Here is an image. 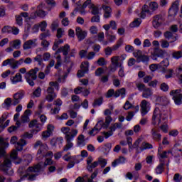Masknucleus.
<instances>
[{"mask_svg": "<svg viewBox=\"0 0 182 182\" xmlns=\"http://www.w3.org/2000/svg\"><path fill=\"white\" fill-rule=\"evenodd\" d=\"M29 168L27 169V173L23 175L21 178V180H23L24 178H26L28 177V180L29 181H34V180H36V177L41 174V173L38 172H34V171H29Z\"/></svg>", "mask_w": 182, "mask_h": 182, "instance_id": "obj_19", "label": "nucleus"}, {"mask_svg": "<svg viewBox=\"0 0 182 182\" xmlns=\"http://www.w3.org/2000/svg\"><path fill=\"white\" fill-rule=\"evenodd\" d=\"M29 114H31V109H26L24 114L21 116L22 123H29Z\"/></svg>", "mask_w": 182, "mask_h": 182, "instance_id": "obj_31", "label": "nucleus"}, {"mask_svg": "<svg viewBox=\"0 0 182 182\" xmlns=\"http://www.w3.org/2000/svg\"><path fill=\"white\" fill-rule=\"evenodd\" d=\"M156 102L159 103V105H161V106H167V105L170 103V101H168L166 97H158L156 99Z\"/></svg>", "mask_w": 182, "mask_h": 182, "instance_id": "obj_26", "label": "nucleus"}, {"mask_svg": "<svg viewBox=\"0 0 182 182\" xmlns=\"http://www.w3.org/2000/svg\"><path fill=\"white\" fill-rule=\"evenodd\" d=\"M61 132L65 134V139L66 141V145L63 147V151H68L73 147V143L72 141L77 136V129H72L68 127H64L61 128Z\"/></svg>", "mask_w": 182, "mask_h": 182, "instance_id": "obj_1", "label": "nucleus"}, {"mask_svg": "<svg viewBox=\"0 0 182 182\" xmlns=\"http://www.w3.org/2000/svg\"><path fill=\"white\" fill-rule=\"evenodd\" d=\"M140 23H141V19L136 18L132 23H130V28H137L140 26Z\"/></svg>", "mask_w": 182, "mask_h": 182, "instance_id": "obj_47", "label": "nucleus"}, {"mask_svg": "<svg viewBox=\"0 0 182 182\" xmlns=\"http://www.w3.org/2000/svg\"><path fill=\"white\" fill-rule=\"evenodd\" d=\"M151 11H157L159 9V4L156 1H151L149 4Z\"/></svg>", "mask_w": 182, "mask_h": 182, "instance_id": "obj_54", "label": "nucleus"}, {"mask_svg": "<svg viewBox=\"0 0 182 182\" xmlns=\"http://www.w3.org/2000/svg\"><path fill=\"white\" fill-rule=\"evenodd\" d=\"M153 149V145L149 142H143L140 148L141 151H144V150H149Z\"/></svg>", "mask_w": 182, "mask_h": 182, "instance_id": "obj_40", "label": "nucleus"}, {"mask_svg": "<svg viewBox=\"0 0 182 182\" xmlns=\"http://www.w3.org/2000/svg\"><path fill=\"white\" fill-rule=\"evenodd\" d=\"M160 89L161 90H162V92H168V85H167L166 82H163L162 84H161Z\"/></svg>", "mask_w": 182, "mask_h": 182, "instance_id": "obj_62", "label": "nucleus"}, {"mask_svg": "<svg viewBox=\"0 0 182 182\" xmlns=\"http://www.w3.org/2000/svg\"><path fill=\"white\" fill-rule=\"evenodd\" d=\"M122 45H123V38H119L117 41V45H114L112 47V50H117V49H119V48H120V46H122Z\"/></svg>", "mask_w": 182, "mask_h": 182, "instance_id": "obj_50", "label": "nucleus"}, {"mask_svg": "<svg viewBox=\"0 0 182 182\" xmlns=\"http://www.w3.org/2000/svg\"><path fill=\"white\" fill-rule=\"evenodd\" d=\"M169 65H170V61H168V58H165L159 64L160 68H167Z\"/></svg>", "mask_w": 182, "mask_h": 182, "instance_id": "obj_53", "label": "nucleus"}, {"mask_svg": "<svg viewBox=\"0 0 182 182\" xmlns=\"http://www.w3.org/2000/svg\"><path fill=\"white\" fill-rule=\"evenodd\" d=\"M136 89H138V90L139 92H144L147 88V87H146V85H144V83H141V82H136Z\"/></svg>", "mask_w": 182, "mask_h": 182, "instance_id": "obj_49", "label": "nucleus"}, {"mask_svg": "<svg viewBox=\"0 0 182 182\" xmlns=\"http://www.w3.org/2000/svg\"><path fill=\"white\" fill-rule=\"evenodd\" d=\"M10 121L9 119H7L6 122H4L1 118H0V130H5L6 127L9 126Z\"/></svg>", "mask_w": 182, "mask_h": 182, "instance_id": "obj_44", "label": "nucleus"}, {"mask_svg": "<svg viewBox=\"0 0 182 182\" xmlns=\"http://www.w3.org/2000/svg\"><path fill=\"white\" fill-rule=\"evenodd\" d=\"M59 27V21L58 20L54 21L51 24V30L53 32H55L56 29Z\"/></svg>", "mask_w": 182, "mask_h": 182, "instance_id": "obj_60", "label": "nucleus"}, {"mask_svg": "<svg viewBox=\"0 0 182 182\" xmlns=\"http://www.w3.org/2000/svg\"><path fill=\"white\" fill-rule=\"evenodd\" d=\"M102 9L105 11L104 18H105L107 19L108 18H110L111 14H112V9L110 8V6L103 5Z\"/></svg>", "mask_w": 182, "mask_h": 182, "instance_id": "obj_35", "label": "nucleus"}, {"mask_svg": "<svg viewBox=\"0 0 182 182\" xmlns=\"http://www.w3.org/2000/svg\"><path fill=\"white\" fill-rule=\"evenodd\" d=\"M49 36H50V31L49 30H47L46 32L40 35V39L41 41H43V39H46V38Z\"/></svg>", "mask_w": 182, "mask_h": 182, "instance_id": "obj_59", "label": "nucleus"}, {"mask_svg": "<svg viewBox=\"0 0 182 182\" xmlns=\"http://www.w3.org/2000/svg\"><path fill=\"white\" fill-rule=\"evenodd\" d=\"M36 16H39L40 18H45V16H46V11H43V10H41L38 9L37 11H36L35 13H32L31 14V19H35L36 18Z\"/></svg>", "mask_w": 182, "mask_h": 182, "instance_id": "obj_25", "label": "nucleus"}, {"mask_svg": "<svg viewBox=\"0 0 182 182\" xmlns=\"http://www.w3.org/2000/svg\"><path fill=\"white\" fill-rule=\"evenodd\" d=\"M167 114H160V108L159 107H156L154 109V114L152 117V124L154 126H156V124H157V126L160 125V124L162 122H164V123H166V122H167Z\"/></svg>", "mask_w": 182, "mask_h": 182, "instance_id": "obj_4", "label": "nucleus"}, {"mask_svg": "<svg viewBox=\"0 0 182 182\" xmlns=\"http://www.w3.org/2000/svg\"><path fill=\"white\" fill-rule=\"evenodd\" d=\"M181 0L175 1L171 6L168 10L169 16H176L180 11V2Z\"/></svg>", "mask_w": 182, "mask_h": 182, "instance_id": "obj_11", "label": "nucleus"}, {"mask_svg": "<svg viewBox=\"0 0 182 182\" xmlns=\"http://www.w3.org/2000/svg\"><path fill=\"white\" fill-rule=\"evenodd\" d=\"M160 164L155 168L156 174H162L164 171V160L160 159Z\"/></svg>", "mask_w": 182, "mask_h": 182, "instance_id": "obj_28", "label": "nucleus"}, {"mask_svg": "<svg viewBox=\"0 0 182 182\" xmlns=\"http://www.w3.org/2000/svg\"><path fill=\"white\" fill-rule=\"evenodd\" d=\"M28 127L32 128V127H36V129H33V134H37L42 130V124H38V120L34 119L28 124Z\"/></svg>", "mask_w": 182, "mask_h": 182, "instance_id": "obj_18", "label": "nucleus"}, {"mask_svg": "<svg viewBox=\"0 0 182 182\" xmlns=\"http://www.w3.org/2000/svg\"><path fill=\"white\" fill-rule=\"evenodd\" d=\"M77 139V144H78V146H83L86 145V143H85V141H86L85 139V135L80 134Z\"/></svg>", "mask_w": 182, "mask_h": 182, "instance_id": "obj_42", "label": "nucleus"}, {"mask_svg": "<svg viewBox=\"0 0 182 182\" xmlns=\"http://www.w3.org/2000/svg\"><path fill=\"white\" fill-rule=\"evenodd\" d=\"M9 146V143L5 141L4 138L0 137V159L5 156V149Z\"/></svg>", "mask_w": 182, "mask_h": 182, "instance_id": "obj_23", "label": "nucleus"}, {"mask_svg": "<svg viewBox=\"0 0 182 182\" xmlns=\"http://www.w3.org/2000/svg\"><path fill=\"white\" fill-rule=\"evenodd\" d=\"M176 77L179 79V83L182 87V68H178L176 70Z\"/></svg>", "mask_w": 182, "mask_h": 182, "instance_id": "obj_46", "label": "nucleus"}, {"mask_svg": "<svg viewBox=\"0 0 182 182\" xmlns=\"http://www.w3.org/2000/svg\"><path fill=\"white\" fill-rule=\"evenodd\" d=\"M164 36L167 41H170V43H173L178 40V34H173L171 31L165 32Z\"/></svg>", "mask_w": 182, "mask_h": 182, "instance_id": "obj_20", "label": "nucleus"}, {"mask_svg": "<svg viewBox=\"0 0 182 182\" xmlns=\"http://www.w3.org/2000/svg\"><path fill=\"white\" fill-rule=\"evenodd\" d=\"M51 164H53L52 159L47 158L44 164L40 162L34 166L28 167V171H33L34 173H43V171H45V167H46V166H51Z\"/></svg>", "mask_w": 182, "mask_h": 182, "instance_id": "obj_5", "label": "nucleus"}, {"mask_svg": "<svg viewBox=\"0 0 182 182\" xmlns=\"http://www.w3.org/2000/svg\"><path fill=\"white\" fill-rule=\"evenodd\" d=\"M146 14H147L148 15H151V11H150V9H149V6H147V4H144L142 6L140 14V18L144 19V18H146Z\"/></svg>", "mask_w": 182, "mask_h": 182, "instance_id": "obj_27", "label": "nucleus"}, {"mask_svg": "<svg viewBox=\"0 0 182 182\" xmlns=\"http://www.w3.org/2000/svg\"><path fill=\"white\" fill-rule=\"evenodd\" d=\"M69 52H70V46H69V44H65V46L60 47V48L56 50L55 53H62L63 56H68Z\"/></svg>", "mask_w": 182, "mask_h": 182, "instance_id": "obj_24", "label": "nucleus"}, {"mask_svg": "<svg viewBox=\"0 0 182 182\" xmlns=\"http://www.w3.org/2000/svg\"><path fill=\"white\" fill-rule=\"evenodd\" d=\"M21 43L22 41H21V40L16 39L10 42V46H11L13 49H21Z\"/></svg>", "mask_w": 182, "mask_h": 182, "instance_id": "obj_32", "label": "nucleus"}, {"mask_svg": "<svg viewBox=\"0 0 182 182\" xmlns=\"http://www.w3.org/2000/svg\"><path fill=\"white\" fill-rule=\"evenodd\" d=\"M160 46L162 49H167L170 47V41L168 42L167 40L162 39L160 41Z\"/></svg>", "mask_w": 182, "mask_h": 182, "instance_id": "obj_45", "label": "nucleus"}, {"mask_svg": "<svg viewBox=\"0 0 182 182\" xmlns=\"http://www.w3.org/2000/svg\"><path fill=\"white\" fill-rule=\"evenodd\" d=\"M119 70L118 71V75L119 77H124L126 75L124 74V67L123 66V63L119 64Z\"/></svg>", "mask_w": 182, "mask_h": 182, "instance_id": "obj_52", "label": "nucleus"}, {"mask_svg": "<svg viewBox=\"0 0 182 182\" xmlns=\"http://www.w3.org/2000/svg\"><path fill=\"white\" fill-rule=\"evenodd\" d=\"M25 97V91L23 90H19L16 93H15L13 96V102H12V105L13 106H16V105H19L21 103V100L23 99Z\"/></svg>", "mask_w": 182, "mask_h": 182, "instance_id": "obj_14", "label": "nucleus"}, {"mask_svg": "<svg viewBox=\"0 0 182 182\" xmlns=\"http://www.w3.org/2000/svg\"><path fill=\"white\" fill-rule=\"evenodd\" d=\"M10 159L11 160H17L18 159V151L15 149H14L11 151V154H10Z\"/></svg>", "mask_w": 182, "mask_h": 182, "instance_id": "obj_61", "label": "nucleus"}, {"mask_svg": "<svg viewBox=\"0 0 182 182\" xmlns=\"http://www.w3.org/2000/svg\"><path fill=\"white\" fill-rule=\"evenodd\" d=\"M146 113H149V110H147V101L144 100L141 102V114L142 116H146Z\"/></svg>", "mask_w": 182, "mask_h": 182, "instance_id": "obj_29", "label": "nucleus"}, {"mask_svg": "<svg viewBox=\"0 0 182 182\" xmlns=\"http://www.w3.org/2000/svg\"><path fill=\"white\" fill-rule=\"evenodd\" d=\"M75 35L78 41L80 42L81 41H83V39L86 38V36H87V31L82 30L80 27H77L75 28Z\"/></svg>", "mask_w": 182, "mask_h": 182, "instance_id": "obj_21", "label": "nucleus"}, {"mask_svg": "<svg viewBox=\"0 0 182 182\" xmlns=\"http://www.w3.org/2000/svg\"><path fill=\"white\" fill-rule=\"evenodd\" d=\"M103 105V97L96 98L92 103L93 107H97V106H102Z\"/></svg>", "mask_w": 182, "mask_h": 182, "instance_id": "obj_41", "label": "nucleus"}, {"mask_svg": "<svg viewBox=\"0 0 182 182\" xmlns=\"http://www.w3.org/2000/svg\"><path fill=\"white\" fill-rule=\"evenodd\" d=\"M53 143V146H62V144H63V138L60 137V138H57L56 139H54L52 141Z\"/></svg>", "mask_w": 182, "mask_h": 182, "instance_id": "obj_48", "label": "nucleus"}, {"mask_svg": "<svg viewBox=\"0 0 182 182\" xmlns=\"http://www.w3.org/2000/svg\"><path fill=\"white\" fill-rule=\"evenodd\" d=\"M153 96V91L150 88H145L142 92V97L144 99H149Z\"/></svg>", "mask_w": 182, "mask_h": 182, "instance_id": "obj_36", "label": "nucleus"}, {"mask_svg": "<svg viewBox=\"0 0 182 182\" xmlns=\"http://www.w3.org/2000/svg\"><path fill=\"white\" fill-rule=\"evenodd\" d=\"M46 4L51 8H55L56 6V1L55 0H46Z\"/></svg>", "mask_w": 182, "mask_h": 182, "instance_id": "obj_63", "label": "nucleus"}, {"mask_svg": "<svg viewBox=\"0 0 182 182\" xmlns=\"http://www.w3.org/2000/svg\"><path fill=\"white\" fill-rule=\"evenodd\" d=\"M164 19H163V16L161 14L156 15L153 17L152 25L155 29H159L161 26Z\"/></svg>", "mask_w": 182, "mask_h": 182, "instance_id": "obj_15", "label": "nucleus"}, {"mask_svg": "<svg viewBox=\"0 0 182 182\" xmlns=\"http://www.w3.org/2000/svg\"><path fill=\"white\" fill-rule=\"evenodd\" d=\"M122 127H123V124L122 123L116 122L111 124L109 127V131L113 133L114 132H116V129H122Z\"/></svg>", "mask_w": 182, "mask_h": 182, "instance_id": "obj_38", "label": "nucleus"}, {"mask_svg": "<svg viewBox=\"0 0 182 182\" xmlns=\"http://www.w3.org/2000/svg\"><path fill=\"white\" fill-rule=\"evenodd\" d=\"M120 63H119V56H114L111 58V65H114L118 68H120Z\"/></svg>", "mask_w": 182, "mask_h": 182, "instance_id": "obj_43", "label": "nucleus"}, {"mask_svg": "<svg viewBox=\"0 0 182 182\" xmlns=\"http://www.w3.org/2000/svg\"><path fill=\"white\" fill-rule=\"evenodd\" d=\"M97 174H99V169H95V171L92 173L90 178L89 176L86 175L84 178L87 180V182H93V179L97 177Z\"/></svg>", "mask_w": 182, "mask_h": 182, "instance_id": "obj_37", "label": "nucleus"}, {"mask_svg": "<svg viewBox=\"0 0 182 182\" xmlns=\"http://www.w3.org/2000/svg\"><path fill=\"white\" fill-rule=\"evenodd\" d=\"M79 55H80V58H81V59H83V58H86L87 56V50H81L79 52Z\"/></svg>", "mask_w": 182, "mask_h": 182, "instance_id": "obj_64", "label": "nucleus"}, {"mask_svg": "<svg viewBox=\"0 0 182 182\" xmlns=\"http://www.w3.org/2000/svg\"><path fill=\"white\" fill-rule=\"evenodd\" d=\"M141 51L139 50L138 53L134 54V56L136 58V62L138 63H140V62H142L143 63H148L149 60H150L149 56L146 55H141Z\"/></svg>", "mask_w": 182, "mask_h": 182, "instance_id": "obj_17", "label": "nucleus"}, {"mask_svg": "<svg viewBox=\"0 0 182 182\" xmlns=\"http://www.w3.org/2000/svg\"><path fill=\"white\" fill-rule=\"evenodd\" d=\"M38 147H39V149L38 150L36 154V159L41 161L43 158H45V156L46 155V151L49 150V148L48 147V144L43 143L41 140L36 141L33 145L34 149H38Z\"/></svg>", "mask_w": 182, "mask_h": 182, "instance_id": "obj_3", "label": "nucleus"}, {"mask_svg": "<svg viewBox=\"0 0 182 182\" xmlns=\"http://www.w3.org/2000/svg\"><path fill=\"white\" fill-rule=\"evenodd\" d=\"M49 86L46 90V100L48 102V103H51L53 100L56 99V93H55V89L56 90H59V83L58 82H50ZM55 87V89L53 88Z\"/></svg>", "mask_w": 182, "mask_h": 182, "instance_id": "obj_2", "label": "nucleus"}, {"mask_svg": "<svg viewBox=\"0 0 182 182\" xmlns=\"http://www.w3.org/2000/svg\"><path fill=\"white\" fill-rule=\"evenodd\" d=\"M154 50L155 51L151 55L153 60H158L159 58L164 59V56L167 55V51H166V50L155 48Z\"/></svg>", "mask_w": 182, "mask_h": 182, "instance_id": "obj_13", "label": "nucleus"}, {"mask_svg": "<svg viewBox=\"0 0 182 182\" xmlns=\"http://www.w3.org/2000/svg\"><path fill=\"white\" fill-rule=\"evenodd\" d=\"M171 56L173 59L178 60L182 58V50H173L171 53Z\"/></svg>", "mask_w": 182, "mask_h": 182, "instance_id": "obj_39", "label": "nucleus"}, {"mask_svg": "<svg viewBox=\"0 0 182 182\" xmlns=\"http://www.w3.org/2000/svg\"><path fill=\"white\" fill-rule=\"evenodd\" d=\"M170 96H173V100L178 106L182 104L181 90H173L170 92Z\"/></svg>", "mask_w": 182, "mask_h": 182, "instance_id": "obj_9", "label": "nucleus"}, {"mask_svg": "<svg viewBox=\"0 0 182 182\" xmlns=\"http://www.w3.org/2000/svg\"><path fill=\"white\" fill-rule=\"evenodd\" d=\"M151 134L153 140L155 141H161V134H160V129L157 127L152 128L151 130Z\"/></svg>", "mask_w": 182, "mask_h": 182, "instance_id": "obj_22", "label": "nucleus"}, {"mask_svg": "<svg viewBox=\"0 0 182 182\" xmlns=\"http://www.w3.org/2000/svg\"><path fill=\"white\" fill-rule=\"evenodd\" d=\"M97 63L99 66H106V65H107V61H106L105 58H100L97 60Z\"/></svg>", "mask_w": 182, "mask_h": 182, "instance_id": "obj_55", "label": "nucleus"}, {"mask_svg": "<svg viewBox=\"0 0 182 182\" xmlns=\"http://www.w3.org/2000/svg\"><path fill=\"white\" fill-rule=\"evenodd\" d=\"M39 72L38 68H35L33 69H31L29 70V72L26 73L24 77L31 86H35V82L34 80H36L38 79V75H36Z\"/></svg>", "mask_w": 182, "mask_h": 182, "instance_id": "obj_6", "label": "nucleus"}, {"mask_svg": "<svg viewBox=\"0 0 182 182\" xmlns=\"http://www.w3.org/2000/svg\"><path fill=\"white\" fill-rule=\"evenodd\" d=\"M99 132H100V128H97V126H95L91 131H90L89 135L96 136Z\"/></svg>", "mask_w": 182, "mask_h": 182, "instance_id": "obj_57", "label": "nucleus"}, {"mask_svg": "<svg viewBox=\"0 0 182 182\" xmlns=\"http://www.w3.org/2000/svg\"><path fill=\"white\" fill-rule=\"evenodd\" d=\"M89 73V61H84L80 65V70L77 73V77H83L86 73Z\"/></svg>", "mask_w": 182, "mask_h": 182, "instance_id": "obj_12", "label": "nucleus"}, {"mask_svg": "<svg viewBox=\"0 0 182 182\" xmlns=\"http://www.w3.org/2000/svg\"><path fill=\"white\" fill-rule=\"evenodd\" d=\"M119 96H121V99H124L126 97V89L121 88L114 92V97H119Z\"/></svg>", "mask_w": 182, "mask_h": 182, "instance_id": "obj_34", "label": "nucleus"}, {"mask_svg": "<svg viewBox=\"0 0 182 182\" xmlns=\"http://www.w3.org/2000/svg\"><path fill=\"white\" fill-rule=\"evenodd\" d=\"M10 80H11L13 85H16V83L22 82V75L21 73H16L14 77L10 78Z\"/></svg>", "mask_w": 182, "mask_h": 182, "instance_id": "obj_30", "label": "nucleus"}, {"mask_svg": "<svg viewBox=\"0 0 182 182\" xmlns=\"http://www.w3.org/2000/svg\"><path fill=\"white\" fill-rule=\"evenodd\" d=\"M99 164L101 166V168H105V167L107 166V161L102 157L98 158L97 161H94L92 163V165L88 167V171H90V173H92V171H93V168H96V167H97Z\"/></svg>", "mask_w": 182, "mask_h": 182, "instance_id": "obj_8", "label": "nucleus"}, {"mask_svg": "<svg viewBox=\"0 0 182 182\" xmlns=\"http://www.w3.org/2000/svg\"><path fill=\"white\" fill-rule=\"evenodd\" d=\"M38 39L34 38L32 40H28L23 44V49L24 50H28V49H32V48H36L38 46Z\"/></svg>", "mask_w": 182, "mask_h": 182, "instance_id": "obj_16", "label": "nucleus"}, {"mask_svg": "<svg viewBox=\"0 0 182 182\" xmlns=\"http://www.w3.org/2000/svg\"><path fill=\"white\" fill-rule=\"evenodd\" d=\"M62 43H63V40H62V39H59L58 41H55L54 42L53 46V50H57L58 48H59V46Z\"/></svg>", "mask_w": 182, "mask_h": 182, "instance_id": "obj_56", "label": "nucleus"}, {"mask_svg": "<svg viewBox=\"0 0 182 182\" xmlns=\"http://www.w3.org/2000/svg\"><path fill=\"white\" fill-rule=\"evenodd\" d=\"M41 95H42V89L40 88V87H37V88L33 92V97H41Z\"/></svg>", "mask_w": 182, "mask_h": 182, "instance_id": "obj_51", "label": "nucleus"}, {"mask_svg": "<svg viewBox=\"0 0 182 182\" xmlns=\"http://www.w3.org/2000/svg\"><path fill=\"white\" fill-rule=\"evenodd\" d=\"M11 166H12V162L9 159H5L3 164L0 163L1 170L9 176H12V174H14V171L12 170L10 171V173L9 172V168H11Z\"/></svg>", "mask_w": 182, "mask_h": 182, "instance_id": "obj_10", "label": "nucleus"}, {"mask_svg": "<svg viewBox=\"0 0 182 182\" xmlns=\"http://www.w3.org/2000/svg\"><path fill=\"white\" fill-rule=\"evenodd\" d=\"M126 163V158L119 156V159H115L112 163V167H116L118 164H124Z\"/></svg>", "mask_w": 182, "mask_h": 182, "instance_id": "obj_33", "label": "nucleus"}, {"mask_svg": "<svg viewBox=\"0 0 182 182\" xmlns=\"http://www.w3.org/2000/svg\"><path fill=\"white\" fill-rule=\"evenodd\" d=\"M22 137L23 138L20 139L18 141L16 146V150H18V151H22L23 150L24 146H26V144H28V142L26 141V140H25V139H32L33 137V134H29L28 132H25L22 135Z\"/></svg>", "mask_w": 182, "mask_h": 182, "instance_id": "obj_7", "label": "nucleus"}, {"mask_svg": "<svg viewBox=\"0 0 182 182\" xmlns=\"http://www.w3.org/2000/svg\"><path fill=\"white\" fill-rule=\"evenodd\" d=\"M117 65H114L113 64H111L109 67H108V74L110 75V73H114V72H116V70H117Z\"/></svg>", "mask_w": 182, "mask_h": 182, "instance_id": "obj_58", "label": "nucleus"}]
</instances>
